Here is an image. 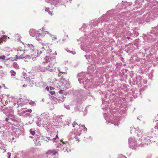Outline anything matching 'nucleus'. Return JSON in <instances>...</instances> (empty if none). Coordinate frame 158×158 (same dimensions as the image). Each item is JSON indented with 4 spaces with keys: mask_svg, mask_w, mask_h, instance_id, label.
<instances>
[{
    "mask_svg": "<svg viewBox=\"0 0 158 158\" xmlns=\"http://www.w3.org/2000/svg\"><path fill=\"white\" fill-rule=\"evenodd\" d=\"M139 23L140 24V23H141V22H139ZM142 24H143V23H142Z\"/></svg>",
    "mask_w": 158,
    "mask_h": 158,
    "instance_id": "338daca9",
    "label": "nucleus"
},
{
    "mask_svg": "<svg viewBox=\"0 0 158 158\" xmlns=\"http://www.w3.org/2000/svg\"><path fill=\"white\" fill-rule=\"evenodd\" d=\"M44 120H43L42 118H39L38 120L36 122V124L37 126H42L44 127V125H46V123L48 122V120L47 118H44Z\"/></svg>",
    "mask_w": 158,
    "mask_h": 158,
    "instance_id": "0eeeda50",
    "label": "nucleus"
},
{
    "mask_svg": "<svg viewBox=\"0 0 158 158\" xmlns=\"http://www.w3.org/2000/svg\"><path fill=\"white\" fill-rule=\"evenodd\" d=\"M86 26V24H83V26H82V27L81 28V29H82L83 28V27H85Z\"/></svg>",
    "mask_w": 158,
    "mask_h": 158,
    "instance_id": "603ef678",
    "label": "nucleus"
},
{
    "mask_svg": "<svg viewBox=\"0 0 158 158\" xmlns=\"http://www.w3.org/2000/svg\"><path fill=\"white\" fill-rule=\"evenodd\" d=\"M10 73L11 74V76H15L16 74V73L15 71H14L13 70H11L10 71Z\"/></svg>",
    "mask_w": 158,
    "mask_h": 158,
    "instance_id": "7c9ffc66",
    "label": "nucleus"
},
{
    "mask_svg": "<svg viewBox=\"0 0 158 158\" xmlns=\"http://www.w3.org/2000/svg\"><path fill=\"white\" fill-rule=\"evenodd\" d=\"M15 37H16V39L18 40L19 41L20 40V35L19 34H16L15 35Z\"/></svg>",
    "mask_w": 158,
    "mask_h": 158,
    "instance_id": "c85d7f7f",
    "label": "nucleus"
},
{
    "mask_svg": "<svg viewBox=\"0 0 158 158\" xmlns=\"http://www.w3.org/2000/svg\"><path fill=\"white\" fill-rule=\"evenodd\" d=\"M20 81L22 83H24V85H23L22 86L23 87H25L27 86V85L29 84L31 86H32L33 85L32 83V80H26L24 79L23 81Z\"/></svg>",
    "mask_w": 158,
    "mask_h": 158,
    "instance_id": "ddd939ff",
    "label": "nucleus"
},
{
    "mask_svg": "<svg viewBox=\"0 0 158 158\" xmlns=\"http://www.w3.org/2000/svg\"><path fill=\"white\" fill-rule=\"evenodd\" d=\"M120 15L119 13L118 14V16H120Z\"/></svg>",
    "mask_w": 158,
    "mask_h": 158,
    "instance_id": "680f3d73",
    "label": "nucleus"
},
{
    "mask_svg": "<svg viewBox=\"0 0 158 158\" xmlns=\"http://www.w3.org/2000/svg\"><path fill=\"white\" fill-rule=\"evenodd\" d=\"M132 3L131 2H123L122 1V2L119 5H118L117 6V7L118 8H119L120 9L121 8L123 9L126 8L127 6H128L129 5L130 6L131 5Z\"/></svg>",
    "mask_w": 158,
    "mask_h": 158,
    "instance_id": "6e6552de",
    "label": "nucleus"
},
{
    "mask_svg": "<svg viewBox=\"0 0 158 158\" xmlns=\"http://www.w3.org/2000/svg\"><path fill=\"white\" fill-rule=\"evenodd\" d=\"M80 40L82 42H84V41L85 40V37L84 38V37H81L80 38Z\"/></svg>",
    "mask_w": 158,
    "mask_h": 158,
    "instance_id": "f704fd0d",
    "label": "nucleus"
},
{
    "mask_svg": "<svg viewBox=\"0 0 158 158\" xmlns=\"http://www.w3.org/2000/svg\"><path fill=\"white\" fill-rule=\"evenodd\" d=\"M52 38V40L53 41H55L56 39V35H52V37H51Z\"/></svg>",
    "mask_w": 158,
    "mask_h": 158,
    "instance_id": "473e14b6",
    "label": "nucleus"
},
{
    "mask_svg": "<svg viewBox=\"0 0 158 158\" xmlns=\"http://www.w3.org/2000/svg\"><path fill=\"white\" fill-rule=\"evenodd\" d=\"M62 0H46V2L49 1V2L51 4L55 6H58Z\"/></svg>",
    "mask_w": 158,
    "mask_h": 158,
    "instance_id": "9d476101",
    "label": "nucleus"
},
{
    "mask_svg": "<svg viewBox=\"0 0 158 158\" xmlns=\"http://www.w3.org/2000/svg\"><path fill=\"white\" fill-rule=\"evenodd\" d=\"M50 89L51 90H52V89H54V88L53 87H52V86H50Z\"/></svg>",
    "mask_w": 158,
    "mask_h": 158,
    "instance_id": "5fc2aeb1",
    "label": "nucleus"
},
{
    "mask_svg": "<svg viewBox=\"0 0 158 158\" xmlns=\"http://www.w3.org/2000/svg\"><path fill=\"white\" fill-rule=\"evenodd\" d=\"M85 73H82L80 74V76L83 75Z\"/></svg>",
    "mask_w": 158,
    "mask_h": 158,
    "instance_id": "13d9d810",
    "label": "nucleus"
},
{
    "mask_svg": "<svg viewBox=\"0 0 158 158\" xmlns=\"http://www.w3.org/2000/svg\"><path fill=\"white\" fill-rule=\"evenodd\" d=\"M57 151L55 150H49L46 153L47 155H49L51 156H54L57 153Z\"/></svg>",
    "mask_w": 158,
    "mask_h": 158,
    "instance_id": "2eb2a0df",
    "label": "nucleus"
},
{
    "mask_svg": "<svg viewBox=\"0 0 158 158\" xmlns=\"http://www.w3.org/2000/svg\"><path fill=\"white\" fill-rule=\"evenodd\" d=\"M50 93L52 95H54L55 94V92L54 91H50Z\"/></svg>",
    "mask_w": 158,
    "mask_h": 158,
    "instance_id": "de8ad7c7",
    "label": "nucleus"
},
{
    "mask_svg": "<svg viewBox=\"0 0 158 158\" xmlns=\"http://www.w3.org/2000/svg\"><path fill=\"white\" fill-rule=\"evenodd\" d=\"M64 106L67 110H69L70 109V107L68 105H64Z\"/></svg>",
    "mask_w": 158,
    "mask_h": 158,
    "instance_id": "c9c22d12",
    "label": "nucleus"
},
{
    "mask_svg": "<svg viewBox=\"0 0 158 158\" xmlns=\"http://www.w3.org/2000/svg\"><path fill=\"white\" fill-rule=\"evenodd\" d=\"M141 3L138 1H135V4L133 6L135 7L136 9L140 7Z\"/></svg>",
    "mask_w": 158,
    "mask_h": 158,
    "instance_id": "a211bd4d",
    "label": "nucleus"
},
{
    "mask_svg": "<svg viewBox=\"0 0 158 158\" xmlns=\"http://www.w3.org/2000/svg\"><path fill=\"white\" fill-rule=\"evenodd\" d=\"M103 114L107 122L108 123H111L112 124H114V125L115 126H118L119 122L117 118H116L114 121L111 119L112 116H110V117H106V114L105 113H103Z\"/></svg>",
    "mask_w": 158,
    "mask_h": 158,
    "instance_id": "39448f33",
    "label": "nucleus"
},
{
    "mask_svg": "<svg viewBox=\"0 0 158 158\" xmlns=\"http://www.w3.org/2000/svg\"><path fill=\"white\" fill-rule=\"evenodd\" d=\"M35 131L34 129H31L30 130V132L32 135H34L35 134Z\"/></svg>",
    "mask_w": 158,
    "mask_h": 158,
    "instance_id": "a878e982",
    "label": "nucleus"
},
{
    "mask_svg": "<svg viewBox=\"0 0 158 158\" xmlns=\"http://www.w3.org/2000/svg\"><path fill=\"white\" fill-rule=\"evenodd\" d=\"M53 54H55V55H57V53L56 52H55V53Z\"/></svg>",
    "mask_w": 158,
    "mask_h": 158,
    "instance_id": "0e129e2a",
    "label": "nucleus"
},
{
    "mask_svg": "<svg viewBox=\"0 0 158 158\" xmlns=\"http://www.w3.org/2000/svg\"><path fill=\"white\" fill-rule=\"evenodd\" d=\"M127 39H130V38L129 37H127Z\"/></svg>",
    "mask_w": 158,
    "mask_h": 158,
    "instance_id": "69168bd1",
    "label": "nucleus"
},
{
    "mask_svg": "<svg viewBox=\"0 0 158 158\" xmlns=\"http://www.w3.org/2000/svg\"><path fill=\"white\" fill-rule=\"evenodd\" d=\"M155 3H156V4H158V2H155Z\"/></svg>",
    "mask_w": 158,
    "mask_h": 158,
    "instance_id": "e2e57ef3",
    "label": "nucleus"
},
{
    "mask_svg": "<svg viewBox=\"0 0 158 158\" xmlns=\"http://www.w3.org/2000/svg\"><path fill=\"white\" fill-rule=\"evenodd\" d=\"M31 56H30L27 55L25 57H22V56L21 55L19 57L20 58H22V57H23L26 59L30 60L31 59Z\"/></svg>",
    "mask_w": 158,
    "mask_h": 158,
    "instance_id": "393cba45",
    "label": "nucleus"
},
{
    "mask_svg": "<svg viewBox=\"0 0 158 158\" xmlns=\"http://www.w3.org/2000/svg\"><path fill=\"white\" fill-rule=\"evenodd\" d=\"M63 150L64 152H65L67 151V147H65L64 148H63Z\"/></svg>",
    "mask_w": 158,
    "mask_h": 158,
    "instance_id": "c03bdc74",
    "label": "nucleus"
},
{
    "mask_svg": "<svg viewBox=\"0 0 158 158\" xmlns=\"http://www.w3.org/2000/svg\"><path fill=\"white\" fill-rule=\"evenodd\" d=\"M82 80V79L81 78H79L78 79V81L80 84H81L83 82L82 81H81Z\"/></svg>",
    "mask_w": 158,
    "mask_h": 158,
    "instance_id": "79ce46f5",
    "label": "nucleus"
},
{
    "mask_svg": "<svg viewBox=\"0 0 158 158\" xmlns=\"http://www.w3.org/2000/svg\"><path fill=\"white\" fill-rule=\"evenodd\" d=\"M7 37V36L5 35H4L2 37L0 38V43L2 42L3 41H6V40L5 39Z\"/></svg>",
    "mask_w": 158,
    "mask_h": 158,
    "instance_id": "5701e85b",
    "label": "nucleus"
},
{
    "mask_svg": "<svg viewBox=\"0 0 158 158\" xmlns=\"http://www.w3.org/2000/svg\"><path fill=\"white\" fill-rule=\"evenodd\" d=\"M71 53H72L73 54H75L76 53V52H72Z\"/></svg>",
    "mask_w": 158,
    "mask_h": 158,
    "instance_id": "6e6d98bb",
    "label": "nucleus"
},
{
    "mask_svg": "<svg viewBox=\"0 0 158 158\" xmlns=\"http://www.w3.org/2000/svg\"><path fill=\"white\" fill-rule=\"evenodd\" d=\"M48 45V44H42V48L44 49L47 52V55L49 56V55H51V54H50V52H52V50L49 49V48Z\"/></svg>",
    "mask_w": 158,
    "mask_h": 158,
    "instance_id": "1a4fd4ad",
    "label": "nucleus"
},
{
    "mask_svg": "<svg viewBox=\"0 0 158 158\" xmlns=\"http://www.w3.org/2000/svg\"><path fill=\"white\" fill-rule=\"evenodd\" d=\"M54 8V7H52H52H50V8L49 7L46 8L45 9V11L46 12H48V14L50 15H52V13L51 11H50L49 10V9L52 10Z\"/></svg>",
    "mask_w": 158,
    "mask_h": 158,
    "instance_id": "412c9836",
    "label": "nucleus"
},
{
    "mask_svg": "<svg viewBox=\"0 0 158 158\" xmlns=\"http://www.w3.org/2000/svg\"><path fill=\"white\" fill-rule=\"evenodd\" d=\"M7 155L8 156V158H10L11 156V153L10 152H8L7 153Z\"/></svg>",
    "mask_w": 158,
    "mask_h": 158,
    "instance_id": "09e8293b",
    "label": "nucleus"
},
{
    "mask_svg": "<svg viewBox=\"0 0 158 158\" xmlns=\"http://www.w3.org/2000/svg\"><path fill=\"white\" fill-rule=\"evenodd\" d=\"M9 119L8 118H6L5 119V121L9 123L10 122L8 121Z\"/></svg>",
    "mask_w": 158,
    "mask_h": 158,
    "instance_id": "3c124183",
    "label": "nucleus"
},
{
    "mask_svg": "<svg viewBox=\"0 0 158 158\" xmlns=\"http://www.w3.org/2000/svg\"><path fill=\"white\" fill-rule=\"evenodd\" d=\"M152 10H153L152 11L155 14L158 16V10L156 9V7H154Z\"/></svg>",
    "mask_w": 158,
    "mask_h": 158,
    "instance_id": "b1692460",
    "label": "nucleus"
},
{
    "mask_svg": "<svg viewBox=\"0 0 158 158\" xmlns=\"http://www.w3.org/2000/svg\"><path fill=\"white\" fill-rule=\"evenodd\" d=\"M72 125L73 127H75L77 129L76 130V131L75 132V133L77 135H80L81 134V132L82 131V130L83 129V131H87V129L85 127L84 125L78 124L75 121H74Z\"/></svg>",
    "mask_w": 158,
    "mask_h": 158,
    "instance_id": "f03ea898",
    "label": "nucleus"
},
{
    "mask_svg": "<svg viewBox=\"0 0 158 158\" xmlns=\"http://www.w3.org/2000/svg\"><path fill=\"white\" fill-rule=\"evenodd\" d=\"M32 110L31 109H28L27 110H25L23 109H22L21 111H19L18 112V114L19 115H23L24 114L26 113V114H27V115H29L30 114L28 113L27 112L31 113L32 112Z\"/></svg>",
    "mask_w": 158,
    "mask_h": 158,
    "instance_id": "f8f14e48",
    "label": "nucleus"
},
{
    "mask_svg": "<svg viewBox=\"0 0 158 158\" xmlns=\"http://www.w3.org/2000/svg\"><path fill=\"white\" fill-rule=\"evenodd\" d=\"M39 70H40L41 72H45L48 71L46 70V68H45L44 67H41Z\"/></svg>",
    "mask_w": 158,
    "mask_h": 158,
    "instance_id": "bb28decb",
    "label": "nucleus"
},
{
    "mask_svg": "<svg viewBox=\"0 0 158 158\" xmlns=\"http://www.w3.org/2000/svg\"><path fill=\"white\" fill-rule=\"evenodd\" d=\"M64 90H65V89H63V90L61 89V90H60L59 91V93L60 94H63V92H64Z\"/></svg>",
    "mask_w": 158,
    "mask_h": 158,
    "instance_id": "37998d69",
    "label": "nucleus"
},
{
    "mask_svg": "<svg viewBox=\"0 0 158 158\" xmlns=\"http://www.w3.org/2000/svg\"><path fill=\"white\" fill-rule=\"evenodd\" d=\"M37 32V31L34 29H31L30 30V35L32 36H34Z\"/></svg>",
    "mask_w": 158,
    "mask_h": 158,
    "instance_id": "dca6fc26",
    "label": "nucleus"
},
{
    "mask_svg": "<svg viewBox=\"0 0 158 158\" xmlns=\"http://www.w3.org/2000/svg\"><path fill=\"white\" fill-rule=\"evenodd\" d=\"M36 39L38 41H40L41 40V38H40L39 36H38L37 35L36 36Z\"/></svg>",
    "mask_w": 158,
    "mask_h": 158,
    "instance_id": "a19ab883",
    "label": "nucleus"
},
{
    "mask_svg": "<svg viewBox=\"0 0 158 158\" xmlns=\"http://www.w3.org/2000/svg\"><path fill=\"white\" fill-rule=\"evenodd\" d=\"M153 35H154L153 34V35H150L148 37V39H149L148 40H149V41H150V39H151V40H153V39L152 38L153 37Z\"/></svg>",
    "mask_w": 158,
    "mask_h": 158,
    "instance_id": "ea45409f",
    "label": "nucleus"
},
{
    "mask_svg": "<svg viewBox=\"0 0 158 158\" xmlns=\"http://www.w3.org/2000/svg\"><path fill=\"white\" fill-rule=\"evenodd\" d=\"M119 158H126L125 157L122 155H118Z\"/></svg>",
    "mask_w": 158,
    "mask_h": 158,
    "instance_id": "58836bf2",
    "label": "nucleus"
},
{
    "mask_svg": "<svg viewBox=\"0 0 158 158\" xmlns=\"http://www.w3.org/2000/svg\"><path fill=\"white\" fill-rule=\"evenodd\" d=\"M103 104L102 105V108L104 107V104L103 103Z\"/></svg>",
    "mask_w": 158,
    "mask_h": 158,
    "instance_id": "bf43d9fd",
    "label": "nucleus"
},
{
    "mask_svg": "<svg viewBox=\"0 0 158 158\" xmlns=\"http://www.w3.org/2000/svg\"><path fill=\"white\" fill-rule=\"evenodd\" d=\"M6 50L7 51H8L9 52L10 51H12V50H10V48L9 47H6Z\"/></svg>",
    "mask_w": 158,
    "mask_h": 158,
    "instance_id": "49530a36",
    "label": "nucleus"
},
{
    "mask_svg": "<svg viewBox=\"0 0 158 158\" xmlns=\"http://www.w3.org/2000/svg\"><path fill=\"white\" fill-rule=\"evenodd\" d=\"M31 58H32V60L33 61L35 60V59H36V57L35 56L34 57L33 56V54H32L31 55Z\"/></svg>",
    "mask_w": 158,
    "mask_h": 158,
    "instance_id": "4c0bfd02",
    "label": "nucleus"
},
{
    "mask_svg": "<svg viewBox=\"0 0 158 158\" xmlns=\"http://www.w3.org/2000/svg\"><path fill=\"white\" fill-rule=\"evenodd\" d=\"M6 98L3 97L1 98V100L2 103L4 106L7 104L8 102L7 100H6Z\"/></svg>",
    "mask_w": 158,
    "mask_h": 158,
    "instance_id": "6ab92c4d",
    "label": "nucleus"
},
{
    "mask_svg": "<svg viewBox=\"0 0 158 158\" xmlns=\"http://www.w3.org/2000/svg\"><path fill=\"white\" fill-rule=\"evenodd\" d=\"M45 34H48V35H49L50 36V37H52V35H53L51 33H49V32H48V31H46L45 32Z\"/></svg>",
    "mask_w": 158,
    "mask_h": 158,
    "instance_id": "e433bc0d",
    "label": "nucleus"
},
{
    "mask_svg": "<svg viewBox=\"0 0 158 158\" xmlns=\"http://www.w3.org/2000/svg\"><path fill=\"white\" fill-rule=\"evenodd\" d=\"M25 46L26 50H27L28 51H30V52L32 53L34 52L35 48L34 46L33 45L28 44L25 45Z\"/></svg>",
    "mask_w": 158,
    "mask_h": 158,
    "instance_id": "9b49d317",
    "label": "nucleus"
},
{
    "mask_svg": "<svg viewBox=\"0 0 158 158\" xmlns=\"http://www.w3.org/2000/svg\"><path fill=\"white\" fill-rule=\"evenodd\" d=\"M2 68V66L0 65V69Z\"/></svg>",
    "mask_w": 158,
    "mask_h": 158,
    "instance_id": "052dcab7",
    "label": "nucleus"
},
{
    "mask_svg": "<svg viewBox=\"0 0 158 158\" xmlns=\"http://www.w3.org/2000/svg\"><path fill=\"white\" fill-rule=\"evenodd\" d=\"M37 36L41 39L44 37V35L43 34L39 33L38 34Z\"/></svg>",
    "mask_w": 158,
    "mask_h": 158,
    "instance_id": "c756f323",
    "label": "nucleus"
},
{
    "mask_svg": "<svg viewBox=\"0 0 158 158\" xmlns=\"http://www.w3.org/2000/svg\"><path fill=\"white\" fill-rule=\"evenodd\" d=\"M6 56H5L2 55L0 56V60H4L5 59Z\"/></svg>",
    "mask_w": 158,
    "mask_h": 158,
    "instance_id": "2f4dec72",
    "label": "nucleus"
},
{
    "mask_svg": "<svg viewBox=\"0 0 158 158\" xmlns=\"http://www.w3.org/2000/svg\"><path fill=\"white\" fill-rule=\"evenodd\" d=\"M18 100L21 101L20 98H19ZM20 104H21V103H19V101H18L17 102V107H18Z\"/></svg>",
    "mask_w": 158,
    "mask_h": 158,
    "instance_id": "a18cd8bd",
    "label": "nucleus"
},
{
    "mask_svg": "<svg viewBox=\"0 0 158 158\" xmlns=\"http://www.w3.org/2000/svg\"><path fill=\"white\" fill-rule=\"evenodd\" d=\"M6 111H7L9 113V116L10 117V115H11V116L12 118H14V116L13 114V111L12 107H10L9 108H7L6 109Z\"/></svg>",
    "mask_w": 158,
    "mask_h": 158,
    "instance_id": "4468645a",
    "label": "nucleus"
},
{
    "mask_svg": "<svg viewBox=\"0 0 158 158\" xmlns=\"http://www.w3.org/2000/svg\"><path fill=\"white\" fill-rule=\"evenodd\" d=\"M58 84V86L56 85L57 87L62 89H66L69 87L70 82L68 80L62 78L60 81L59 82Z\"/></svg>",
    "mask_w": 158,
    "mask_h": 158,
    "instance_id": "7ed1b4c3",
    "label": "nucleus"
},
{
    "mask_svg": "<svg viewBox=\"0 0 158 158\" xmlns=\"http://www.w3.org/2000/svg\"><path fill=\"white\" fill-rule=\"evenodd\" d=\"M41 116L42 118H43L42 119L43 120H44V118H47L48 120V117H49V114L48 113H44V114H41Z\"/></svg>",
    "mask_w": 158,
    "mask_h": 158,
    "instance_id": "aec40b11",
    "label": "nucleus"
},
{
    "mask_svg": "<svg viewBox=\"0 0 158 158\" xmlns=\"http://www.w3.org/2000/svg\"><path fill=\"white\" fill-rule=\"evenodd\" d=\"M56 56L51 54L49 56L46 55L44 58L45 61L47 64L49 63L48 65L46 67V70L50 72L52 71V68L54 64L56 63L55 60Z\"/></svg>",
    "mask_w": 158,
    "mask_h": 158,
    "instance_id": "f257e3e1",
    "label": "nucleus"
},
{
    "mask_svg": "<svg viewBox=\"0 0 158 158\" xmlns=\"http://www.w3.org/2000/svg\"><path fill=\"white\" fill-rule=\"evenodd\" d=\"M128 142L129 147L133 149H136L138 146L142 147L143 145L142 143L138 144L135 141V139L134 137L130 138L129 139Z\"/></svg>",
    "mask_w": 158,
    "mask_h": 158,
    "instance_id": "20e7f679",
    "label": "nucleus"
},
{
    "mask_svg": "<svg viewBox=\"0 0 158 158\" xmlns=\"http://www.w3.org/2000/svg\"><path fill=\"white\" fill-rule=\"evenodd\" d=\"M6 145H4L3 143L1 142L0 143V148L1 149H3L4 151L3 152H4L6 151V149H5V148H6Z\"/></svg>",
    "mask_w": 158,
    "mask_h": 158,
    "instance_id": "4be33fe9",
    "label": "nucleus"
},
{
    "mask_svg": "<svg viewBox=\"0 0 158 158\" xmlns=\"http://www.w3.org/2000/svg\"><path fill=\"white\" fill-rule=\"evenodd\" d=\"M40 54L41 53H42V51H40Z\"/></svg>",
    "mask_w": 158,
    "mask_h": 158,
    "instance_id": "774afa93",
    "label": "nucleus"
},
{
    "mask_svg": "<svg viewBox=\"0 0 158 158\" xmlns=\"http://www.w3.org/2000/svg\"><path fill=\"white\" fill-rule=\"evenodd\" d=\"M58 137L57 135H56V137L53 138V139H51L50 137H46L44 139L45 140L47 141H48L49 140H50L52 141L53 142H54L55 141L56 142V141H55V140L56 139V138H58Z\"/></svg>",
    "mask_w": 158,
    "mask_h": 158,
    "instance_id": "f3484780",
    "label": "nucleus"
},
{
    "mask_svg": "<svg viewBox=\"0 0 158 158\" xmlns=\"http://www.w3.org/2000/svg\"><path fill=\"white\" fill-rule=\"evenodd\" d=\"M29 101V100L26 99L24 100L23 101V104L24 105V104H28Z\"/></svg>",
    "mask_w": 158,
    "mask_h": 158,
    "instance_id": "72a5a7b5",
    "label": "nucleus"
},
{
    "mask_svg": "<svg viewBox=\"0 0 158 158\" xmlns=\"http://www.w3.org/2000/svg\"><path fill=\"white\" fill-rule=\"evenodd\" d=\"M28 104L32 106H34L35 105V103L34 102L30 100H29Z\"/></svg>",
    "mask_w": 158,
    "mask_h": 158,
    "instance_id": "cd10ccee",
    "label": "nucleus"
},
{
    "mask_svg": "<svg viewBox=\"0 0 158 158\" xmlns=\"http://www.w3.org/2000/svg\"><path fill=\"white\" fill-rule=\"evenodd\" d=\"M131 133H132V131H135V132L137 134V135L138 137H141L142 138V136H143L144 135H143V132L142 131H138L139 129L138 127L136 128H133L131 127Z\"/></svg>",
    "mask_w": 158,
    "mask_h": 158,
    "instance_id": "423d86ee",
    "label": "nucleus"
},
{
    "mask_svg": "<svg viewBox=\"0 0 158 158\" xmlns=\"http://www.w3.org/2000/svg\"><path fill=\"white\" fill-rule=\"evenodd\" d=\"M46 89L48 91H49V88L48 87H46Z\"/></svg>",
    "mask_w": 158,
    "mask_h": 158,
    "instance_id": "864d4df0",
    "label": "nucleus"
},
{
    "mask_svg": "<svg viewBox=\"0 0 158 158\" xmlns=\"http://www.w3.org/2000/svg\"><path fill=\"white\" fill-rule=\"evenodd\" d=\"M145 1H147V2H150L151 0H145Z\"/></svg>",
    "mask_w": 158,
    "mask_h": 158,
    "instance_id": "4d7b16f0",
    "label": "nucleus"
},
{
    "mask_svg": "<svg viewBox=\"0 0 158 158\" xmlns=\"http://www.w3.org/2000/svg\"><path fill=\"white\" fill-rule=\"evenodd\" d=\"M156 129H158V123H157L155 127Z\"/></svg>",
    "mask_w": 158,
    "mask_h": 158,
    "instance_id": "8fccbe9b",
    "label": "nucleus"
}]
</instances>
